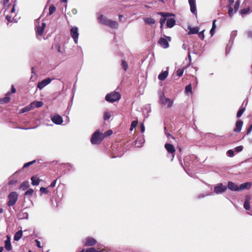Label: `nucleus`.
I'll list each match as a JSON object with an SVG mask.
<instances>
[{
    "instance_id": "obj_1",
    "label": "nucleus",
    "mask_w": 252,
    "mask_h": 252,
    "mask_svg": "<svg viewBox=\"0 0 252 252\" xmlns=\"http://www.w3.org/2000/svg\"><path fill=\"white\" fill-rule=\"evenodd\" d=\"M99 22L104 25L110 27L113 29H117L118 28V24L116 21L108 19L104 17L103 15H100L98 17Z\"/></svg>"
},
{
    "instance_id": "obj_2",
    "label": "nucleus",
    "mask_w": 252,
    "mask_h": 252,
    "mask_svg": "<svg viewBox=\"0 0 252 252\" xmlns=\"http://www.w3.org/2000/svg\"><path fill=\"white\" fill-rule=\"evenodd\" d=\"M121 98V95L119 92L114 91L107 94L105 96V100L109 102L113 103L119 100Z\"/></svg>"
},
{
    "instance_id": "obj_3",
    "label": "nucleus",
    "mask_w": 252,
    "mask_h": 252,
    "mask_svg": "<svg viewBox=\"0 0 252 252\" xmlns=\"http://www.w3.org/2000/svg\"><path fill=\"white\" fill-rule=\"evenodd\" d=\"M104 138V136L98 131H96L93 134L91 142L93 144H100Z\"/></svg>"
},
{
    "instance_id": "obj_4",
    "label": "nucleus",
    "mask_w": 252,
    "mask_h": 252,
    "mask_svg": "<svg viewBox=\"0 0 252 252\" xmlns=\"http://www.w3.org/2000/svg\"><path fill=\"white\" fill-rule=\"evenodd\" d=\"M18 198V194L15 191L11 192L8 195V201L7 205L9 207L13 206L17 202Z\"/></svg>"
},
{
    "instance_id": "obj_5",
    "label": "nucleus",
    "mask_w": 252,
    "mask_h": 252,
    "mask_svg": "<svg viewBox=\"0 0 252 252\" xmlns=\"http://www.w3.org/2000/svg\"><path fill=\"white\" fill-rule=\"evenodd\" d=\"M165 36L166 38L160 37L158 41V43L163 48H167L169 46L168 41H170L171 37L170 36Z\"/></svg>"
},
{
    "instance_id": "obj_6",
    "label": "nucleus",
    "mask_w": 252,
    "mask_h": 252,
    "mask_svg": "<svg viewBox=\"0 0 252 252\" xmlns=\"http://www.w3.org/2000/svg\"><path fill=\"white\" fill-rule=\"evenodd\" d=\"M70 35L73 38L75 43H77L79 36L78 29L77 27H74L70 29Z\"/></svg>"
},
{
    "instance_id": "obj_7",
    "label": "nucleus",
    "mask_w": 252,
    "mask_h": 252,
    "mask_svg": "<svg viewBox=\"0 0 252 252\" xmlns=\"http://www.w3.org/2000/svg\"><path fill=\"white\" fill-rule=\"evenodd\" d=\"M52 81V79L50 78H47L44 80H43L42 81L39 82L37 84V87L40 89L41 90L43 88H44L46 85L50 84Z\"/></svg>"
},
{
    "instance_id": "obj_8",
    "label": "nucleus",
    "mask_w": 252,
    "mask_h": 252,
    "mask_svg": "<svg viewBox=\"0 0 252 252\" xmlns=\"http://www.w3.org/2000/svg\"><path fill=\"white\" fill-rule=\"evenodd\" d=\"M226 189V186L223 185L222 184H219L215 187L214 191L217 194L221 193L224 192Z\"/></svg>"
},
{
    "instance_id": "obj_9",
    "label": "nucleus",
    "mask_w": 252,
    "mask_h": 252,
    "mask_svg": "<svg viewBox=\"0 0 252 252\" xmlns=\"http://www.w3.org/2000/svg\"><path fill=\"white\" fill-rule=\"evenodd\" d=\"M97 243L95 239L92 237H88L86 239L84 245L86 246H94Z\"/></svg>"
},
{
    "instance_id": "obj_10",
    "label": "nucleus",
    "mask_w": 252,
    "mask_h": 252,
    "mask_svg": "<svg viewBox=\"0 0 252 252\" xmlns=\"http://www.w3.org/2000/svg\"><path fill=\"white\" fill-rule=\"evenodd\" d=\"M51 120L54 124L57 125H61L63 122L62 117L59 115L51 116Z\"/></svg>"
},
{
    "instance_id": "obj_11",
    "label": "nucleus",
    "mask_w": 252,
    "mask_h": 252,
    "mask_svg": "<svg viewBox=\"0 0 252 252\" xmlns=\"http://www.w3.org/2000/svg\"><path fill=\"white\" fill-rule=\"evenodd\" d=\"M165 148L169 153L174 154L175 153V149L174 146L169 143H166L164 145Z\"/></svg>"
},
{
    "instance_id": "obj_12",
    "label": "nucleus",
    "mask_w": 252,
    "mask_h": 252,
    "mask_svg": "<svg viewBox=\"0 0 252 252\" xmlns=\"http://www.w3.org/2000/svg\"><path fill=\"white\" fill-rule=\"evenodd\" d=\"M227 187L231 190L239 191V187L232 182H228Z\"/></svg>"
},
{
    "instance_id": "obj_13",
    "label": "nucleus",
    "mask_w": 252,
    "mask_h": 252,
    "mask_svg": "<svg viewBox=\"0 0 252 252\" xmlns=\"http://www.w3.org/2000/svg\"><path fill=\"white\" fill-rule=\"evenodd\" d=\"M6 240L4 241V248L8 251H11L12 250V246L10 242V237L8 235L6 236Z\"/></svg>"
},
{
    "instance_id": "obj_14",
    "label": "nucleus",
    "mask_w": 252,
    "mask_h": 252,
    "mask_svg": "<svg viewBox=\"0 0 252 252\" xmlns=\"http://www.w3.org/2000/svg\"><path fill=\"white\" fill-rule=\"evenodd\" d=\"M243 125V122L241 120H238L236 123L235 128L233 131L235 132H239L242 129Z\"/></svg>"
},
{
    "instance_id": "obj_15",
    "label": "nucleus",
    "mask_w": 252,
    "mask_h": 252,
    "mask_svg": "<svg viewBox=\"0 0 252 252\" xmlns=\"http://www.w3.org/2000/svg\"><path fill=\"white\" fill-rule=\"evenodd\" d=\"M10 95V93L9 92H7L6 94L5 97H4L2 98H0V104H6V103H7L8 102H9L11 99V98L9 96Z\"/></svg>"
},
{
    "instance_id": "obj_16",
    "label": "nucleus",
    "mask_w": 252,
    "mask_h": 252,
    "mask_svg": "<svg viewBox=\"0 0 252 252\" xmlns=\"http://www.w3.org/2000/svg\"><path fill=\"white\" fill-rule=\"evenodd\" d=\"M189 3L190 7V11L194 13L196 11L195 0H189Z\"/></svg>"
},
{
    "instance_id": "obj_17",
    "label": "nucleus",
    "mask_w": 252,
    "mask_h": 252,
    "mask_svg": "<svg viewBox=\"0 0 252 252\" xmlns=\"http://www.w3.org/2000/svg\"><path fill=\"white\" fill-rule=\"evenodd\" d=\"M251 185H252V184L250 182H247V183H245L244 184H242L239 186V191L244 190L245 189H250L251 187Z\"/></svg>"
},
{
    "instance_id": "obj_18",
    "label": "nucleus",
    "mask_w": 252,
    "mask_h": 252,
    "mask_svg": "<svg viewBox=\"0 0 252 252\" xmlns=\"http://www.w3.org/2000/svg\"><path fill=\"white\" fill-rule=\"evenodd\" d=\"M45 25V23H42L41 26H38L37 27L36 32L38 35L40 36L42 35Z\"/></svg>"
},
{
    "instance_id": "obj_19",
    "label": "nucleus",
    "mask_w": 252,
    "mask_h": 252,
    "mask_svg": "<svg viewBox=\"0 0 252 252\" xmlns=\"http://www.w3.org/2000/svg\"><path fill=\"white\" fill-rule=\"evenodd\" d=\"M29 182L25 181L23 182L19 187V189L22 191L25 190L29 188Z\"/></svg>"
},
{
    "instance_id": "obj_20",
    "label": "nucleus",
    "mask_w": 252,
    "mask_h": 252,
    "mask_svg": "<svg viewBox=\"0 0 252 252\" xmlns=\"http://www.w3.org/2000/svg\"><path fill=\"white\" fill-rule=\"evenodd\" d=\"M168 74V71H163L158 75V78L161 81H163L167 78Z\"/></svg>"
},
{
    "instance_id": "obj_21",
    "label": "nucleus",
    "mask_w": 252,
    "mask_h": 252,
    "mask_svg": "<svg viewBox=\"0 0 252 252\" xmlns=\"http://www.w3.org/2000/svg\"><path fill=\"white\" fill-rule=\"evenodd\" d=\"M175 20L174 18H170L167 20L166 26L168 28H171L175 25Z\"/></svg>"
},
{
    "instance_id": "obj_22",
    "label": "nucleus",
    "mask_w": 252,
    "mask_h": 252,
    "mask_svg": "<svg viewBox=\"0 0 252 252\" xmlns=\"http://www.w3.org/2000/svg\"><path fill=\"white\" fill-rule=\"evenodd\" d=\"M189 31L188 32L189 34H197L199 31V28L197 27H189L188 28Z\"/></svg>"
},
{
    "instance_id": "obj_23",
    "label": "nucleus",
    "mask_w": 252,
    "mask_h": 252,
    "mask_svg": "<svg viewBox=\"0 0 252 252\" xmlns=\"http://www.w3.org/2000/svg\"><path fill=\"white\" fill-rule=\"evenodd\" d=\"M31 105H32V106L33 107V109L34 108H39L42 107L43 105V102L42 101H34L32 102Z\"/></svg>"
},
{
    "instance_id": "obj_24",
    "label": "nucleus",
    "mask_w": 252,
    "mask_h": 252,
    "mask_svg": "<svg viewBox=\"0 0 252 252\" xmlns=\"http://www.w3.org/2000/svg\"><path fill=\"white\" fill-rule=\"evenodd\" d=\"M32 184L33 186H37L40 183V179L37 176H32L31 178Z\"/></svg>"
},
{
    "instance_id": "obj_25",
    "label": "nucleus",
    "mask_w": 252,
    "mask_h": 252,
    "mask_svg": "<svg viewBox=\"0 0 252 252\" xmlns=\"http://www.w3.org/2000/svg\"><path fill=\"white\" fill-rule=\"evenodd\" d=\"M22 235L23 232L22 230L17 231L14 235V240L16 241H19L22 238Z\"/></svg>"
},
{
    "instance_id": "obj_26",
    "label": "nucleus",
    "mask_w": 252,
    "mask_h": 252,
    "mask_svg": "<svg viewBox=\"0 0 252 252\" xmlns=\"http://www.w3.org/2000/svg\"><path fill=\"white\" fill-rule=\"evenodd\" d=\"M33 110V107L32 106V105L31 104H29V105L25 107L24 108H22L20 110L21 113H24L27 112H28L30 110Z\"/></svg>"
},
{
    "instance_id": "obj_27",
    "label": "nucleus",
    "mask_w": 252,
    "mask_h": 252,
    "mask_svg": "<svg viewBox=\"0 0 252 252\" xmlns=\"http://www.w3.org/2000/svg\"><path fill=\"white\" fill-rule=\"evenodd\" d=\"M173 104V100L170 99V98H167V99L165 101L164 103V105L166 106L168 108H171Z\"/></svg>"
},
{
    "instance_id": "obj_28",
    "label": "nucleus",
    "mask_w": 252,
    "mask_h": 252,
    "mask_svg": "<svg viewBox=\"0 0 252 252\" xmlns=\"http://www.w3.org/2000/svg\"><path fill=\"white\" fill-rule=\"evenodd\" d=\"M144 22L146 24L152 25L155 23V20L150 17L146 18L144 19Z\"/></svg>"
},
{
    "instance_id": "obj_29",
    "label": "nucleus",
    "mask_w": 252,
    "mask_h": 252,
    "mask_svg": "<svg viewBox=\"0 0 252 252\" xmlns=\"http://www.w3.org/2000/svg\"><path fill=\"white\" fill-rule=\"evenodd\" d=\"M216 20H214L213 21V24H212V27L210 30V34H211L212 36L214 35V34L215 32L216 29Z\"/></svg>"
},
{
    "instance_id": "obj_30",
    "label": "nucleus",
    "mask_w": 252,
    "mask_h": 252,
    "mask_svg": "<svg viewBox=\"0 0 252 252\" xmlns=\"http://www.w3.org/2000/svg\"><path fill=\"white\" fill-rule=\"evenodd\" d=\"M244 208L246 210H249L250 209V208H251L250 202L249 199H247L245 201V202L244 204Z\"/></svg>"
},
{
    "instance_id": "obj_31",
    "label": "nucleus",
    "mask_w": 252,
    "mask_h": 252,
    "mask_svg": "<svg viewBox=\"0 0 252 252\" xmlns=\"http://www.w3.org/2000/svg\"><path fill=\"white\" fill-rule=\"evenodd\" d=\"M56 10V7L53 4H51L49 6V14L50 15H52V14H53L55 12Z\"/></svg>"
},
{
    "instance_id": "obj_32",
    "label": "nucleus",
    "mask_w": 252,
    "mask_h": 252,
    "mask_svg": "<svg viewBox=\"0 0 252 252\" xmlns=\"http://www.w3.org/2000/svg\"><path fill=\"white\" fill-rule=\"evenodd\" d=\"M185 92L187 94L190 93L192 94V87L191 84H189L185 87Z\"/></svg>"
},
{
    "instance_id": "obj_33",
    "label": "nucleus",
    "mask_w": 252,
    "mask_h": 252,
    "mask_svg": "<svg viewBox=\"0 0 252 252\" xmlns=\"http://www.w3.org/2000/svg\"><path fill=\"white\" fill-rule=\"evenodd\" d=\"M121 65L124 68L125 71H126L128 68V64L125 60H122L121 63Z\"/></svg>"
},
{
    "instance_id": "obj_34",
    "label": "nucleus",
    "mask_w": 252,
    "mask_h": 252,
    "mask_svg": "<svg viewBox=\"0 0 252 252\" xmlns=\"http://www.w3.org/2000/svg\"><path fill=\"white\" fill-rule=\"evenodd\" d=\"M245 111V108L244 107H241L237 112V117L240 118L242 115Z\"/></svg>"
},
{
    "instance_id": "obj_35",
    "label": "nucleus",
    "mask_w": 252,
    "mask_h": 252,
    "mask_svg": "<svg viewBox=\"0 0 252 252\" xmlns=\"http://www.w3.org/2000/svg\"><path fill=\"white\" fill-rule=\"evenodd\" d=\"M33 193V189H30L27 191H26L25 192V196H31L32 195Z\"/></svg>"
},
{
    "instance_id": "obj_36",
    "label": "nucleus",
    "mask_w": 252,
    "mask_h": 252,
    "mask_svg": "<svg viewBox=\"0 0 252 252\" xmlns=\"http://www.w3.org/2000/svg\"><path fill=\"white\" fill-rule=\"evenodd\" d=\"M250 11V8L247 7L246 8L242 9L240 10V13L241 14H246L249 13Z\"/></svg>"
},
{
    "instance_id": "obj_37",
    "label": "nucleus",
    "mask_w": 252,
    "mask_h": 252,
    "mask_svg": "<svg viewBox=\"0 0 252 252\" xmlns=\"http://www.w3.org/2000/svg\"><path fill=\"white\" fill-rule=\"evenodd\" d=\"M205 31V30H203L201 32H199V31L198 32V33L197 34H198V37L201 39V40H204V38H205V36H204V32Z\"/></svg>"
},
{
    "instance_id": "obj_38",
    "label": "nucleus",
    "mask_w": 252,
    "mask_h": 252,
    "mask_svg": "<svg viewBox=\"0 0 252 252\" xmlns=\"http://www.w3.org/2000/svg\"><path fill=\"white\" fill-rule=\"evenodd\" d=\"M184 71V69L183 68L179 69L176 71V74L179 77H181L183 75Z\"/></svg>"
},
{
    "instance_id": "obj_39",
    "label": "nucleus",
    "mask_w": 252,
    "mask_h": 252,
    "mask_svg": "<svg viewBox=\"0 0 252 252\" xmlns=\"http://www.w3.org/2000/svg\"><path fill=\"white\" fill-rule=\"evenodd\" d=\"M111 117V114L109 112H106L104 114V120L105 121L108 120Z\"/></svg>"
},
{
    "instance_id": "obj_40",
    "label": "nucleus",
    "mask_w": 252,
    "mask_h": 252,
    "mask_svg": "<svg viewBox=\"0 0 252 252\" xmlns=\"http://www.w3.org/2000/svg\"><path fill=\"white\" fill-rule=\"evenodd\" d=\"M167 98H166L164 94H163L160 96L159 98V102L160 103L163 104L165 101L167 99Z\"/></svg>"
},
{
    "instance_id": "obj_41",
    "label": "nucleus",
    "mask_w": 252,
    "mask_h": 252,
    "mask_svg": "<svg viewBox=\"0 0 252 252\" xmlns=\"http://www.w3.org/2000/svg\"><path fill=\"white\" fill-rule=\"evenodd\" d=\"M138 124L137 121H133L132 122L130 125V130H132L133 128L135 127Z\"/></svg>"
},
{
    "instance_id": "obj_42",
    "label": "nucleus",
    "mask_w": 252,
    "mask_h": 252,
    "mask_svg": "<svg viewBox=\"0 0 252 252\" xmlns=\"http://www.w3.org/2000/svg\"><path fill=\"white\" fill-rule=\"evenodd\" d=\"M240 1L237 0L235 4V5H234V12H236L239 9V6H240Z\"/></svg>"
},
{
    "instance_id": "obj_43",
    "label": "nucleus",
    "mask_w": 252,
    "mask_h": 252,
    "mask_svg": "<svg viewBox=\"0 0 252 252\" xmlns=\"http://www.w3.org/2000/svg\"><path fill=\"white\" fill-rule=\"evenodd\" d=\"M35 162H36V160H32V161H30V162H27V163H25V164L24 165L23 167H24V168L28 167H29V166H30L31 165H32V164H33V163H34Z\"/></svg>"
},
{
    "instance_id": "obj_44",
    "label": "nucleus",
    "mask_w": 252,
    "mask_h": 252,
    "mask_svg": "<svg viewBox=\"0 0 252 252\" xmlns=\"http://www.w3.org/2000/svg\"><path fill=\"white\" fill-rule=\"evenodd\" d=\"M84 252H98V251H97V250L95 248L92 247L87 249L86 250H85Z\"/></svg>"
},
{
    "instance_id": "obj_45",
    "label": "nucleus",
    "mask_w": 252,
    "mask_h": 252,
    "mask_svg": "<svg viewBox=\"0 0 252 252\" xmlns=\"http://www.w3.org/2000/svg\"><path fill=\"white\" fill-rule=\"evenodd\" d=\"M228 13L229 15L231 17L233 14L235 13L234 11H233V9L232 7L229 6L228 8Z\"/></svg>"
},
{
    "instance_id": "obj_46",
    "label": "nucleus",
    "mask_w": 252,
    "mask_h": 252,
    "mask_svg": "<svg viewBox=\"0 0 252 252\" xmlns=\"http://www.w3.org/2000/svg\"><path fill=\"white\" fill-rule=\"evenodd\" d=\"M40 191L42 193L47 194L49 192L47 188L41 187L40 189Z\"/></svg>"
},
{
    "instance_id": "obj_47",
    "label": "nucleus",
    "mask_w": 252,
    "mask_h": 252,
    "mask_svg": "<svg viewBox=\"0 0 252 252\" xmlns=\"http://www.w3.org/2000/svg\"><path fill=\"white\" fill-rule=\"evenodd\" d=\"M158 14L160 15L162 17H167V16H170L171 15H174L173 14H170L169 13H164V12H159Z\"/></svg>"
},
{
    "instance_id": "obj_48",
    "label": "nucleus",
    "mask_w": 252,
    "mask_h": 252,
    "mask_svg": "<svg viewBox=\"0 0 252 252\" xmlns=\"http://www.w3.org/2000/svg\"><path fill=\"white\" fill-rule=\"evenodd\" d=\"M55 47H56V48H57L58 51L59 53H63L64 52V50L63 49H61V48L59 45L57 44L55 46Z\"/></svg>"
},
{
    "instance_id": "obj_49",
    "label": "nucleus",
    "mask_w": 252,
    "mask_h": 252,
    "mask_svg": "<svg viewBox=\"0 0 252 252\" xmlns=\"http://www.w3.org/2000/svg\"><path fill=\"white\" fill-rule=\"evenodd\" d=\"M112 133H113V132H112V130H108L106 131L104 133L103 135L104 136V137H105L106 136H108L111 135L112 134Z\"/></svg>"
},
{
    "instance_id": "obj_50",
    "label": "nucleus",
    "mask_w": 252,
    "mask_h": 252,
    "mask_svg": "<svg viewBox=\"0 0 252 252\" xmlns=\"http://www.w3.org/2000/svg\"><path fill=\"white\" fill-rule=\"evenodd\" d=\"M243 147L242 146H237L235 148V150L237 152H240L242 151Z\"/></svg>"
},
{
    "instance_id": "obj_51",
    "label": "nucleus",
    "mask_w": 252,
    "mask_h": 252,
    "mask_svg": "<svg viewBox=\"0 0 252 252\" xmlns=\"http://www.w3.org/2000/svg\"><path fill=\"white\" fill-rule=\"evenodd\" d=\"M252 130V124L250 126L247 130V134H249Z\"/></svg>"
},
{
    "instance_id": "obj_52",
    "label": "nucleus",
    "mask_w": 252,
    "mask_h": 252,
    "mask_svg": "<svg viewBox=\"0 0 252 252\" xmlns=\"http://www.w3.org/2000/svg\"><path fill=\"white\" fill-rule=\"evenodd\" d=\"M227 153L230 157H232L234 156V152L232 150H229L227 151Z\"/></svg>"
},
{
    "instance_id": "obj_53",
    "label": "nucleus",
    "mask_w": 252,
    "mask_h": 252,
    "mask_svg": "<svg viewBox=\"0 0 252 252\" xmlns=\"http://www.w3.org/2000/svg\"><path fill=\"white\" fill-rule=\"evenodd\" d=\"M57 181V179H56V180H54V181L51 183V185H50V186H49V187H52V188H54V187H55Z\"/></svg>"
},
{
    "instance_id": "obj_54",
    "label": "nucleus",
    "mask_w": 252,
    "mask_h": 252,
    "mask_svg": "<svg viewBox=\"0 0 252 252\" xmlns=\"http://www.w3.org/2000/svg\"><path fill=\"white\" fill-rule=\"evenodd\" d=\"M5 19L7 20L8 22H10L11 21V16L7 15L5 17Z\"/></svg>"
},
{
    "instance_id": "obj_55",
    "label": "nucleus",
    "mask_w": 252,
    "mask_h": 252,
    "mask_svg": "<svg viewBox=\"0 0 252 252\" xmlns=\"http://www.w3.org/2000/svg\"><path fill=\"white\" fill-rule=\"evenodd\" d=\"M141 132H143L145 131V126L143 124H142L140 126Z\"/></svg>"
},
{
    "instance_id": "obj_56",
    "label": "nucleus",
    "mask_w": 252,
    "mask_h": 252,
    "mask_svg": "<svg viewBox=\"0 0 252 252\" xmlns=\"http://www.w3.org/2000/svg\"><path fill=\"white\" fill-rule=\"evenodd\" d=\"M165 134L167 137H171L173 139H175V138L172 135H171L170 133L168 132H165Z\"/></svg>"
},
{
    "instance_id": "obj_57",
    "label": "nucleus",
    "mask_w": 252,
    "mask_h": 252,
    "mask_svg": "<svg viewBox=\"0 0 252 252\" xmlns=\"http://www.w3.org/2000/svg\"><path fill=\"white\" fill-rule=\"evenodd\" d=\"M165 21H166L165 19H160V25H164Z\"/></svg>"
},
{
    "instance_id": "obj_58",
    "label": "nucleus",
    "mask_w": 252,
    "mask_h": 252,
    "mask_svg": "<svg viewBox=\"0 0 252 252\" xmlns=\"http://www.w3.org/2000/svg\"><path fill=\"white\" fill-rule=\"evenodd\" d=\"M16 92V89L14 88V86L13 85H12L11 86V93H15Z\"/></svg>"
},
{
    "instance_id": "obj_59",
    "label": "nucleus",
    "mask_w": 252,
    "mask_h": 252,
    "mask_svg": "<svg viewBox=\"0 0 252 252\" xmlns=\"http://www.w3.org/2000/svg\"><path fill=\"white\" fill-rule=\"evenodd\" d=\"M17 182L16 181H14V180H10L9 182V185H13L15 183H16Z\"/></svg>"
},
{
    "instance_id": "obj_60",
    "label": "nucleus",
    "mask_w": 252,
    "mask_h": 252,
    "mask_svg": "<svg viewBox=\"0 0 252 252\" xmlns=\"http://www.w3.org/2000/svg\"><path fill=\"white\" fill-rule=\"evenodd\" d=\"M36 242V245L39 248H41V246H40V243L39 241H38V240H35Z\"/></svg>"
},
{
    "instance_id": "obj_61",
    "label": "nucleus",
    "mask_w": 252,
    "mask_h": 252,
    "mask_svg": "<svg viewBox=\"0 0 252 252\" xmlns=\"http://www.w3.org/2000/svg\"><path fill=\"white\" fill-rule=\"evenodd\" d=\"M15 5H13V6L11 10V13H13V12H15Z\"/></svg>"
},
{
    "instance_id": "obj_62",
    "label": "nucleus",
    "mask_w": 252,
    "mask_h": 252,
    "mask_svg": "<svg viewBox=\"0 0 252 252\" xmlns=\"http://www.w3.org/2000/svg\"><path fill=\"white\" fill-rule=\"evenodd\" d=\"M72 13H73V14H76V13H77V10H76V9H73L72 10Z\"/></svg>"
},
{
    "instance_id": "obj_63",
    "label": "nucleus",
    "mask_w": 252,
    "mask_h": 252,
    "mask_svg": "<svg viewBox=\"0 0 252 252\" xmlns=\"http://www.w3.org/2000/svg\"><path fill=\"white\" fill-rule=\"evenodd\" d=\"M123 17L122 15H119V20L121 21Z\"/></svg>"
},
{
    "instance_id": "obj_64",
    "label": "nucleus",
    "mask_w": 252,
    "mask_h": 252,
    "mask_svg": "<svg viewBox=\"0 0 252 252\" xmlns=\"http://www.w3.org/2000/svg\"><path fill=\"white\" fill-rule=\"evenodd\" d=\"M96 250H97V251H98V252H104V250H99V249H96Z\"/></svg>"
}]
</instances>
